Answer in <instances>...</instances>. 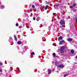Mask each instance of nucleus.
Returning a JSON list of instances; mask_svg holds the SVG:
<instances>
[{
    "instance_id": "20",
    "label": "nucleus",
    "mask_w": 77,
    "mask_h": 77,
    "mask_svg": "<svg viewBox=\"0 0 77 77\" xmlns=\"http://www.w3.org/2000/svg\"><path fill=\"white\" fill-rule=\"evenodd\" d=\"M68 75V74H66V75H64V77H66V76H67V75Z\"/></svg>"
},
{
    "instance_id": "12",
    "label": "nucleus",
    "mask_w": 77,
    "mask_h": 77,
    "mask_svg": "<svg viewBox=\"0 0 77 77\" xmlns=\"http://www.w3.org/2000/svg\"><path fill=\"white\" fill-rule=\"evenodd\" d=\"M53 55L54 57H56V54L55 53H53Z\"/></svg>"
},
{
    "instance_id": "2",
    "label": "nucleus",
    "mask_w": 77,
    "mask_h": 77,
    "mask_svg": "<svg viewBox=\"0 0 77 77\" xmlns=\"http://www.w3.org/2000/svg\"><path fill=\"white\" fill-rule=\"evenodd\" d=\"M65 42V41L63 40H61L60 41V43H59V45H62L63 43Z\"/></svg>"
},
{
    "instance_id": "35",
    "label": "nucleus",
    "mask_w": 77,
    "mask_h": 77,
    "mask_svg": "<svg viewBox=\"0 0 77 77\" xmlns=\"http://www.w3.org/2000/svg\"><path fill=\"white\" fill-rule=\"evenodd\" d=\"M37 21H39V20H37Z\"/></svg>"
},
{
    "instance_id": "26",
    "label": "nucleus",
    "mask_w": 77,
    "mask_h": 77,
    "mask_svg": "<svg viewBox=\"0 0 77 77\" xmlns=\"http://www.w3.org/2000/svg\"><path fill=\"white\" fill-rule=\"evenodd\" d=\"M14 36L15 38H17V37H16V36H15V35H14Z\"/></svg>"
},
{
    "instance_id": "37",
    "label": "nucleus",
    "mask_w": 77,
    "mask_h": 77,
    "mask_svg": "<svg viewBox=\"0 0 77 77\" xmlns=\"http://www.w3.org/2000/svg\"><path fill=\"white\" fill-rule=\"evenodd\" d=\"M40 27H41L40 26Z\"/></svg>"
},
{
    "instance_id": "9",
    "label": "nucleus",
    "mask_w": 77,
    "mask_h": 77,
    "mask_svg": "<svg viewBox=\"0 0 77 77\" xmlns=\"http://www.w3.org/2000/svg\"><path fill=\"white\" fill-rule=\"evenodd\" d=\"M68 41H72V39L71 38H69Z\"/></svg>"
},
{
    "instance_id": "5",
    "label": "nucleus",
    "mask_w": 77,
    "mask_h": 77,
    "mask_svg": "<svg viewBox=\"0 0 77 77\" xmlns=\"http://www.w3.org/2000/svg\"><path fill=\"white\" fill-rule=\"evenodd\" d=\"M48 74H51V70H50V69H48Z\"/></svg>"
},
{
    "instance_id": "38",
    "label": "nucleus",
    "mask_w": 77,
    "mask_h": 77,
    "mask_svg": "<svg viewBox=\"0 0 77 77\" xmlns=\"http://www.w3.org/2000/svg\"><path fill=\"white\" fill-rule=\"evenodd\" d=\"M62 29L63 30V29Z\"/></svg>"
},
{
    "instance_id": "21",
    "label": "nucleus",
    "mask_w": 77,
    "mask_h": 77,
    "mask_svg": "<svg viewBox=\"0 0 77 77\" xmlns=\"http://www.w3.org/2000/svg\"><path fill=\"white\" fill-rule=\"evenodd\" d=\"M2 70L1 69H0V72H2Z\"/></svg>"
},
{
    "instance_id": "29",
    "label": "nucleus",
    "mask_w": 77,
    "mask_h": 77,
    "mask_svg": "<svg viewBox=\"0 0 77 77\" xmlns=\"http://www.w3.org/2000/svg\"><path fill=\"white\" fill-rule=\"evenodd\" d=\"M33 20H35V18H33Z\"/></svg>"
},
{
    "instance_id": "19",
    "label": "nucleus",
    "mask_w": 77,
    "mask_h": 77,
    "mask_svg": "<svg viewBox=\"0 0 77 77\" xmlns=\"http://www.w3.org/2000/svg\"><path fill=\"white\" fill-rule=\"evenodd\" d=\"M16 26H18V23H16Z\"/></svg>"
},
{
    "instance_id": "30",
    "label": "nucleus",
    "mask_w": 77,
    "mask_h": 77,
    "mask_svg": "<svg viewBox=\"0 0 77 77\" xmlns=\"http://www.w3.org/2000/svg\"><path fill=\"white\" fill-rule=\"evenodd\" d=\"M62 27H63L62 26H60V28H62Z\"/></svg>"
},
{
    "instance_id": "17",
    "label": "nucleus",
    "mask_w": 77,
    "mask_h": 77,
    "mask_svg": "<svg viewBox=\"0 0 77 77\" xmlns=\"http://www.w3.org/2000/svg\"><path fill=\"white\" fill-rule=\"evenodd\" d=\"M32 7L33 8H35V6L34 5H32Z\"/></svg>"
},
{
    "instance_id": "10",
    "label": "nucleus",
    "mask_w": 77,
    "mask_h": 77,
    "mask_svg": "<svg viewBox=\"0 0 77 77\" xmlns=\"http://www.w3.org/2000/svg\"><path fill=\"white\" fill-rule=\"evenodd\" d=\"M74 50H73V49H72L71 50V53H72V54H73V53H74Z\"/></svg>"
},
{
    "instance_id": "6",
    "label": "nucleus",
    "mask_w": 77,
    "mask_h": 77,
    "mask_svg": "<svg viewBox=\"0 0 77 77\" xmlns=\"http://www.w3.org/2000/svg\"><path fill=\"white\" fill-rule=\"evenodd\" d=\"M22 43V42H21V41H19L17 42V44H21V43Z\"/></svg>"
},
{
    "instance_id": "15",
    "label": "nucleus",
    "mask_w": 77,
    "mask_h": 77,
    "mask_svg": "<svg viewBox=\"0 0 77 77\" xmlns=\"http://www.w3.org/2000/svg\"><path fill=\"white\" fill-rule=\"evenodd\" d=\"M48 9V7H45V10H47V9Z\"/></svg>"
},
{
    "instance_id": "33",
    "label": "nucleus",
    "mask_w": 77,
    "mask_h": 77,
    "mask_svg": "<svg viewBox=\"0 0 77 77\" xmlns=\"http://www.w3.org/2000/svg\"><path fill=\"white\" fill-rule=\"evenodd\" d=\"M75 64H77V63H75Z\"/></svg>"
},
{
    "instance_id": "11",
    "label": "nucleus",
    "mask_w": 77,
    "mask_h": 77,
    "mask_svg": "<svg viewBox=\"0 0 77 77\" xmlns=\"http://www.w3.org/2000/svg\"><path fill=\"white\" fill-rule=\"evenodd\" d=\"M74 7L75 6H76V3H74L73 5H72Z\"/></svg>"
},
{
    "instance_id": "7",
    "label": "nucleus",
    "mask_w": 77,
    "mask_h": 77,
    "mask_svg": "<svg viewBox=\"0 0 77 77\" xmlns=\"http://www.w3.org/2000/svg\"><path fill=\"white\" fill-rule=\"evenodd\" d=\"M0 9H3L5 8V7L3 5H1L0 7Z\"/></svg>"
},
{
    "instance_id": "16",
    "label": "nucleus",
    "mask_w": 77,
    "mask_h": 77,
    "mask_svg": "<svg viewBox=\"0 0 77 77\" xmlns=\"http://www.w3.org/2000/svg\"><path fill=\"white\" fill-rule=\"evenodd\" d=\"M48 30H51V28H50V26L48 27Z\"/></svg>"
},
{
    "instance_id": "27",
    "label": "nucleus",
    "mask_w": 77,
    "mask_h": 77,
    "mask_svg": "<svg viewBox=\"0 0 77 77\" xmlns=\"http://www.w3.org/2000/svg\"><path fill=\"white\" fill-rule=\"evenodd\" d=\"M76 22H77V17L76 18Z\"/></svg>"
},
{
    "instance_id": "13",
    "label": "nucleus",
    "mask_w": 77,
    "mask_h": 77,
    "mask_svg": "<svg viewBox=\"0 0 77 77\" xmlns=\"http://www.w3.org/2000/svg\"><path fill=\"white\" fill-rule=\"evenodd\" d=\"M35 5H36L37 6H39V4L38 3L36 2L35 3Z\"/></svg>"
},
{
    "instance_id": "24",
    "label": "nucleus",
    "mask_w": 77,
    "mask_h": 77,
    "mask_svg": "<svg viewBox=\"0 0 77 77\" xmlns=\"http://www.w3.org/2000/svg\"><path fill=\"white\" fill-rule=\"evenodd\" d=\"M29 11L30 12H32V10H31V9H30V10H29Z\"/></svg>"
},
{
    "instance_id": "8",
    "label": "nucleus",
    "mask_w": 77,
    "mask_h": 77,
    "mask_svg": "<svg viewBox=\"0 0 77 77\" xmlns=\"http://www.w3.org/2000/svg\"><path fill=\"white\" fill-rule=\"evenodd\" d=\"M62 39H63V37L62 36H60L59 38V39H60V40H62Z\"/></svg>"
},
{
    "instance_id": "14",
    "label": "nucleus",
    "mask_w": 77,
    "mask_h": 77,
    "mask_svg": "<svg viewBox=\"0 0 77 77\" xmlns=\"http://www.w3.org/2000/svg\"><path fill=\"white\" fill-rule=\"evenodd\" d=\"M31 55H35V53L34 52H32L31 53Z\"/></svg>"
},
{
    "instance_id": "4",
    "label": "nucleus",
    "mask_w": 77,
    "mask_h": 77,
    "mask_svg": "<svg viewBox=\"0 0 77 77\" xmlns=\"http://www.w3.org/2000/svg\"><path fill=\"white\" fill-rule=\"evenodd\" d=\"M58 66L59 68H63V64H61Z\"/></svg>"
},
{
    "instance_id": "36",
    "label": "nucleus",
    "mask_w": 77,
    "mask_h": 77,
    "mask_svg": "<svg viewBox=\"0 0 77 77\" xmlns=\"http://www.w3.org/2000/svg\"><path fill=\"white\" fill-rule=\"evenodd\" d=\"M47 1H46V2L47 3Z\"/></svg>"
},
{
    "instance_id": "18",
    "label": "nucleus",
    "mask_w": 77,
    "mask_h": 77,
    "mask_svg": "<svg viewBox=\"0 0 77 77\" xmlns=\"http://www.w3.org/2000/svg\"><path fill=\"white\" fill-rule=\"evenodd\" d=\"M59 6V4H57L56 5V7H58V6Z\"/></svg>"
},
{
    "instance_id": "1",
    "label": "nucleus",
    "mask_w": 77,
    "mask_h": 77,
    "mask_svg": "<svg viewBox=\"0 0 77 77\" xmlns=\"http://www.w3.org/2000/svg\"><path fill=\"white\" fill-rule=\"evenodd\" d=\"M65 49V46H63L61 47L60 49V52L61 53H63V50Z\"/></svg>"
},
{
    "instance_id": "32",
    "label": "nucleus",
    "mask_w": 77,
    "mask_h": 77,
    "mask_svg": "<svg viewBox=\"0 0 77 77\" xmlns=\"http://www.w3.org/2000/svg\"><path fill=\"white\" fill-rule=\"evenodd\" d=\"M76 59H77V56L76 57Z\"/></svg>"
},
{
    "instance_id": "3",
    "label": "nucleus",
    "mask_w": 77,
    "mask_h": 77,
    "mask_svg": "<svg viewBox=\"0 0 77 77\" xmlns=\"http://www.w3.org/2000/svg\"><path fill=\"white\" fill-rule=\"evenodd\" d=\"M60 24H61V25H62V24H64V25H65V23H64V21L63 20H60Z\"/></svg>"
},
{
    "instance_id": "22",
    "label": "nucleus",
    "mask_w": 77,
    "mask_h": 77,
    "mask_svg": "<svg viewBox=\"0 0 77 77\" xmlns=\"http://www.w3.org/2000/svg\"><path fill=\"white\" fill-rule=\"evenodd\" d=\"M73 6H71L70 7V8H72Z\"/></svg>"
},
{
    "instance_id": "31",
    "label": "nucleus",
    "mask_w": 77,
    "mask_h": 77,
    "mask_svg": "<svg viewBox=\"0 0 77 77\" xmlns=\"http://www.w3.org/2000/svg\"><path fill=\"white\" fill-rule=\"evenodd\" d=\"M10 39H12V37H10Z\"/></svg>"
},
{
    "instance_id": "25",
    "label": "nucleus",
    "mask_w": 77,
    "mask_h": 77,
    "mask_svg": "<svg viewBox=\"0 0 77 77\" xmlns=\"http://www.w3.org/2000/svg\"><path fill=\"white\" fill-rule=\"evenodd\" d=\"M53 15H55V14H56V13H53Z\"/></svg>"
},
{
    "instance_id": "34",
    "label": "nucleus",
    "mask_w": 77,
    "mask_h": 77,
    "mask_svg": "<svg viewBox=\"0 0 77 77\" xmlns=\"http://www.w3.org/2000/svg\"><path fill=\"white\" fill-rule=\"evenodd\" d=\"M46 7H47V8L48 7V5H47Z\"/></svg>"
},
{
    "instance_id": "23",
    "label": "nucleus",
    "mask_w": 77,
    "mask_h": 77,
    "mask_svg": "<svg viewBox=\"0 0 77 77\" xmlns=\"http://www.w3.org/2000/svg\"><path fill=\"white\" fill-rule=\"evenodd\" d=\"M15 41H17V38H15Z\"/></svg>"
},
{
    "instance_id": "28",
    "label": "nucleus",
    "mask_w": 77,
    "mask_h": 77,
    "mask_svg": "<svg viewBox=\"0 0 77 77\" xmlns=\"http://www.w3.org/2000/svg\"><path fill=\"white\" fill-rule=\"evenodd\" d=\"M0 65H2V63H0Z\"/></svg>"
}]
</instances>
